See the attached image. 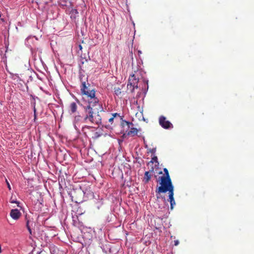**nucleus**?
<instances>
[{"instance_id":"nucleus-1","label":"nucleus","mask_w":254,"mask_h":254,"mask_svg":"<svg viewBox=\"0 0 254 254\" xmlns=\"http://www.w3.org/2000/svg\"><path fill=\"white\" fill-rule=\"evenodd\" d=\"M83 123L90 125H99L101 123L102 118L99 113L103 111V108L99 100L89 103L83 107Z\"/></svg>"},{"instance_id":"nucleus-2","label":"nucleus","mask_w":254,"mask_h":254,"mask_svg":"<svg viewBox=\"0 0 254 254\" xmlns=\"http://www.w3.org/2000/svg\"><path fill=\"white\" fill-rule=\"evenodd\" d=\"M158 180L161 186L157 189L156 192L160 193L169 191V201L171 206H173L176 203L174 198V187L171 178L159 177Z\"/></svg>"},{"instance_id":"nucleus-3","label":"nucleus","mask_w":254,"mask_h":254,"mask_svg":"<svg viewBox=\"0 0 254 254\" xmlns=\"http://www.w3.org/2000/svg\"><path fill=\"white\" fill-rule=\"evenodd\" d=\"M81 92L82 95H85L88 98V102L93 103L95 99L99 100V99L95 97V90L92 86H91L89 83H86L85 81H82L81 86Z\"/></svg>"},{"instance_id":"nucleus-4","label":"nucleus","mask_w":254,"mask_h":254,"mask_svg":"<svg viewBox=\"0 0 254 254\" xmlns=\"http://www.w3.org/2000/svg\"><path fill=\"white\" fill-rule=\"evenodd\" d=\"M140 72V70H134V73L131 74L129 77L127 87L128 89L130 90L131 92L134 91L135 88H138V82Z\"/></svg>"},{"instance_id":"nucleus-5","label":"nucleus","mask_w":254,"mask_h":254,"mask_svg":"<svg viewBox=\"0 0 254 254\" xmlns=\"http://www.w3.org/2000/svg\"><path fill=\"white\" fill-rule=\"evenodd\" d=\"M72 201L76 203L82 202L84 196V192L80 187L72 189L68 192Z\"/></svg>"},{"instance_id":"nucleus-6","label":"nucleus","mask_w":254,"mask_h":254,"mask_svg":"<svg viewBox=\"0 0 254 254\" xmlns=\"http://www.w3.org/2000/svg\"><path fill=\"white\" fill-rule=\"evenodd\" d=\"M159 123L160 125L165 129L173 127L172 124L169 121L166 120V118L163 116H161L159 117Z\"/></svg>"},{"instance_id":"nucleus-7","label":"nucleus","mask_w":254,"mask_h":254,"mask_svg":"<svg viewBox=\"0 0 254 254\" xmlns=\"http://www.w3.org/2000/svg\"><path fill=\"white\" fill-rule=\"evenodd\" d=\"M84 212L85 211H83L81 207H72L71 210V214L73 218L74 217H78V216L83 214Z\"/></svg>"},{"instance_id":"nucleus-8","label":"nucleus","mask_w":254,"mask_h":254,"mask_svg":"<svg viewBox=\"0 0 254 254\" xmlns=\"http://www.w3.org/2000/svg\"><path fill=\"white\" fill-rule=\"evenodd\" d=\"M10 216L14 220H18L21 216V213L17 209H12L10 212Z\"/></svg>"},{"instance_id":"nucleus-9","label":"nucleus","mask_w":254,"mask_h":254,"mask_svg":"<svg viewBox=\"0 0 254 254\" xmlns=\"http://www.w3.org/2000/svg\"><path fill=\"white\" fill-rule=\"evenodd\" d=\"M80 122L83 123V114L82 116L77 115L75 116L74 121L75 127H76V125H78Z\"/></svg>"},{"instance_id":"nucleus-10","label":"nucleus","mask_w":254,"mask_h":254,"mask_svg":"<svg viewBox=\"0 0 254 254\" xmlns=\"http://www.w3.org/2000/svg\"><path fill=\"white\" fill-rule=\"evenodd\" d=\"M77 106L75 102H72L69 105V109L71 114L75 113L77 110Z\"/></svg>"},{"instance_id":"nucleus-11","label":"nucleus","mask_w":254,"mask_h":254,"mask_svg":"<svg viewBox=\"0 0 254 254\" xmlns=\"http://www.w3.org/2000/svg\"><path fill=\"white\" fill-rule=\"evenodd\" d=\"M137 132L138 130L137 129V128L134 127H131L130 130H129L127 132V134L130 136H134L137 134Z\"/></svg>"},{"instance_id":"nucleus-12","label":"nucleus","mask_w":254,"mask_h":254,"mask_svg":"<svg viewBox=\"0 0 254 254\" xmlns=\"http://www.w3.org/2000/svg\"><path fill=\"white\" fill-rule=\"evenodd\" d=\"M151 175L150 174V172L149 171H146L145 172L144 180L145 183H148L150 179H151Z\"/></svg>"},{"instance_id":"nucleus-13","label":"nucleus","mask_w":254,"mask_h":254,"mask_svg":"<svg viewBox=\"0 0 254 254\" xmlns=\"http://www.w3.org/2000/svg\"><path fill=\"white\" fill-rule=\"evenodd\" d=\"M117 116L120 117L119 114L118 113L113 114L112 115V117L109 119L108 121L111 125L113 124L114 119H115L116 117Z\"/></svg>"},{"instance_id":"nucleus-14","label":"nucleus","mask_w":254,"mask_h":254,"mask_svg":"<svg viewBox=\"0 0 254 254\" xmlns=\"http://www.w3.org/2000/svg\"><path fill=\"white\" fill-rule=\"evenodd\" d=\"M92 128H93V127L91 126L85 125L84 126L82 127V130L84 132V133L85 134L86 133V130L87 129H90Z\"/></svg>"},{"instance_id":"nucleus-15","label":"nucleus","mask_w":254,"mask_h":254,"mask_svg":"<svg viewBox=\"0 0 254 254\" xmlns=\"http://www.w3.org/2000/svg\"><path fill=\"white\" fill-rule=\"evenodd\" d=\"M114 92H115V94L117 96H118L121 95L122 94L121 89L119 87H115L114 88Z\"/></svg>"},{"instance_id":"nucleus-16","label":"nucleus","mask_w":254,"mask_h":254,"mask_svg":"<svg viewBox=\"0 0 254 254\" xmlns=\"http://www.w3.org/2000/svg\"><path fill=\"white\" fill-rule=\"evenodd\" d=\"M163 171L164 174L160 177L170 178L168 169L167 168H164Z\"/></svg>"},{"instance_id":"nucleus-17","label":"nucleus","mask_w":254,"mask_h":254,"mask_svg":"<svg viewBox=\"0 0 254 254\" xmlns=\"http://www.w3.org/2000/svg\"><path fill=\"white\" fill-rule=\"evenodd\" d=\"M10 202L11 203H15L17 205V206H19V203L18 201H17L16 199L13 198L12 197H11L10 199Z\"/></svg>"},{"instance_id":"nucleus-18","label":"nucleus","mask_w":254,"mask_h":254,"mask_svg":"<svg viewBox=\"0 0 254 254\" xmlns=\"http://www.w3.org/2000/svg\"><path fill=\"white\" fill-rule=\"evenodd\" d=\"M154 162H156V163H158V158H157V157L156 156H154L152 159H151V160L148 162V164H149L150 163H152L153 164Z\"/></svg>"},{"instance_id":"nucleus-19","label":"nucleus","mask_w":254,"mask_h":254,"mask_svg":"<svg viewBox=\"0 0 254 254\" xmlns=\"http://www.w3.org/2000/svg\"><path fill=\"white\" fill-rule=\"evenodd\" d=\"M26 228L27 229H28L30 234H32V231H31V227L29 225V220H27V222H26Z\"/></svg>"},{"instance_id":"nucleus-20","label":"nucleus","mask_w":254,"mask_h":254,"mask_svg":"<svg viewBox=\"0 0 254 254\" xmlns=\"http://www.w3.org/2000/svg\"><path fill=\"white\" fill-rule=\"evenodd\" d=\"M100 136H101V135H100V133H99L98 132H95L94 133V136H93V138H94V139H97V138H98Z\"/></svg>"},{"instance_id":"nucleus-21","label":"nucleus","mask_w":254,"mask_h":254,"mask_svg":"<svg viewBox=\"0 0 254 254\" xmlns=\"http://www.w3.org/2000/svg\"><path fill=\"white\" fill-rule=\"evenodd\" d=\"M149 152L151 153L152 154H154L156 152V148H153L152 149H148Z\"/></svg>"},{"instance_id":"nucleus-22","label":"nucleus","mask_w":254,"mask_h":254,"mask_svg":"<svg viewBox=\"0 0 254 254\" xmlns=\"http://www.w3.org/2000/svg\"><path fill=\"white\" fill-rule=\"evenodd\" d=\"M5 182L6 183V184H7V187H8V189L9 190H11V187H10V184H9V183H8V182L7 181V180L6 179L5 180Z\"/></svg>"},{"instance_id":"nucleus-23","label":"nucleus","mask_w":254,"mask_h":254,"mask_svg":"<svg viewBox=\"0 0 254 254\" xmlns=\"http://www.w3.org/2000/svg\"><path fill=\"white\" fill-rule=\"evenodd\" d=\"M179 244V241L178 240H175L174 241V245L175 246H178Z\"/></svg>"},{"instance_id":"nucleus-24","label":"nucleus","mask_w":254,"mask_h":254,"mask_svg":"<svg viewBox=\"0 0 254 254\" xmlns=\"http://www.w3.org/2000/svg\"><path fill=\"white\" fill-rule=\"evenodd\" d=\"M34 120H35L36 116V109L35 108H34Z\"/></svg>"},{"instance_id":"nucleus-25","label":"nucleus","mask_w":254,"mask_h":254,"mask_svg":"<svg viewBox=\"0 0 254 254\" xmlns=\"http://www.w3.org/2000/svg\"><path fill=\"white\" fill-rule=\"evenodd\" d=\"M126 124L127 125H132V123H129V122H126Z\"/></svg>"},{"instance_id":"nucleus-26","label":"nucleus","mask_w":254,"mask_h":254,"mask_svg":"<svg viewBox=\"0 0 254 254\" xmlns=\"http://www.w3.org/2000/svg\"><path fill=\"white\" fill-rule=\"evenodd\" d=\"M79 48L80 50L82 49V46L80 45L79 46Z\"/></svg>"},{"instance_id":"nucleus-27","label":"nucleus","mask_w":254,"mask_h":254,"mask_svg":"<svg viewBox=\"0 0 254 254\" xmlns=\"http://www.w3.org/2000/svg\"><path fill=\"white\" fill-rule=\"evenodd\" d=\"M159 174H162V172L161 171V172H159Z\"/></svg>"},{"instance_id":"nucleus-28","label":"nucleus","mask_w":254,"mask_h":254,"mask_svg":"<svg viewBox=\"0 0 254 254\" xmlns=\"http://www.w3.org/2000/svg\"><path fill=\"white\" fill-rule=\"evenodd\" d=\"M173 208H174V207H171V210H172V209H173Z\"/></svg>"},{"instance_id":"nucleus-29","label":"nucleus","mask_w":254,"mask_h":254,"mask_svg":"<svg viewBox=\"0 0 254 254\" xmlns=\"http://www.w3.org/2000/svg\"><path fill=\"white\" fill-rule=\"evenodd\" d=\"M153 171V168H152L151 171Z\"/></svg>"},{"instance_id":"nucleus-30","label":"nucleus","mask_w":254,"mask_h":254,"mask_svg":"<svg viewBox=\"0 0 254 254\" xmlns=\"http://www.w3.org/2000/svg\"><path fill=\"white\" fill-rule=\"evenodd\" d=\"M1 17V13H0V18Z\"/></svg>"}]
</instances>
